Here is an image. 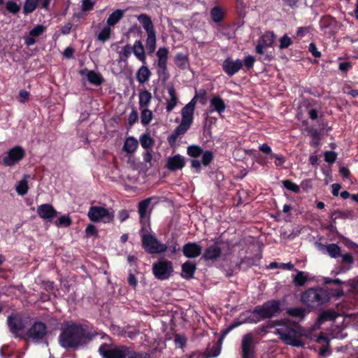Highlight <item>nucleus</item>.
Returning a JSON list of instances; mask_svg holds the SVG:
<instances>
[{
  "mask_svg": "<svg viewBox=\"0 0 358 358\" xmlns=\"http://www.w3.org/2000/svg\"><path fill=\"white\" fill-rule=\"evenodd\" d=\"M90 340L85 330L80 326L71 324L63 329L59 336L60 345L64 348H75Z\"/></svg>",
  "mask_w": 358,
  "mask_h": 358,
  "instance_id": "f257e3e1",
  "label": "nucleus"
},
{
  "mask_svg": "<svg viewBox=\"0 0 358 358\" xmlns=\"http://www.w3.org/2000/svg\"><path fill=\"white\" fill-rule=\"evenodd\" d=\"M279 309V303L277 301H267L254 309L249 316L248 322L257 323L264 319L271 317L278 312Z\"/></svg>",
  "mask_w": 358,
  "mask_h": 358,
  "instance_id": "f03ea898",
  "label": "nucleus"
},
{
  "mask_svg": "<svg viewBox=\"0 0 358 358\" xmlns=\"http://www.w3.org/2000/svg\"><path fill=\"white\" fill-rule=\"evenodd\" d=\"M198 94L196 93L193 99L186 104L181 111L182 120L179 126L176 129L175 134L176 136L182 135L191 126L193 121V115L195 106L197 102Z\"/></svg>",
  "mask_w": 358,
  "mask_h": 358,
  "instance_id": "7ed1b4c3",
  "label": "nucleus"
},
{
  "mask_svg": "<svg viewBox=\"0 0 358 358\" xmlns=\"http://www.w3.org/2000/svg\"><path fill=\"white\" fill-rule=\"evenodd\" d=\"M328 301L327 292L322 289H308L301 295V301L308 306L314 307Z\"/></svg>",
  "mask_w": 358,
  "mask_h": 358,
  "instance_id": "20e7f679",
  "label": "nucleus"
},
{
  "mask_svg": "<svg viewBox=\"0 0 358 358\" xmlns=\"http://www.w3.org/2000/svg\"><path fill=\"white\" fill-rule=\"evenodd\" d=\"M87 217L94 222L110 223L114 219V213L103 206H92L88 210Z\"/></svg>",
  "mask_w": 358,
  "mask_h": 358,
  "instance_id": "39448f33",
  "label": "nucleus"
},
{
  "mask_svg": "<svg viewBox=\"0 0 358 358\" xmlns=\"http://www.w3.org/2000/svg\"><path fill=\"white\" fill-rule=\"evenodd\" d=\"M99 352L103 358H126L130 355L129 348L124 345L103 344Z\"/></svg>",
  "mask_w": 358,
  "mask_h": 358,
  "instance_id": "423d86ee",
  "label": "nucleus"
},
{
  "mask_svg": "<svg viewBox=\"0 0 358 358\" xmlns=\"http://www.w3.org/2000/svg\"><path fill=\"white\" fill-rule=\"evenodd\" d=\"M152 273L158 280H167L173 273V264L171 262L164 259H159L153 264Z\"/></svg>",
  "mask_w": 358,
  "mask_h": 358,
  "instance_id": "0eeeda50",
  "label": "nucleus"
},
{
  "mask_svg": "<svg viewBox=\"0 0 358 358\" xmlns=\"http://www.w3.org/2000/svg\"><path fill=\"white\" fill-rule=\"evenodd\" d=\"M142 244L145 250L150 254H159L167 250L166 245L159 243L157 238L150 234H142Z\"/></svg>",
  "mask_w": 358,
  "mask_h": 358,
  "instance_id": "6e6552de",
  "label": "nucleus"
},
{
  "mask_svg": "<svg viewBox=\"0 0 358 358\" xmlns=\"http://www.w3.org/2000/svg\"><path fill=\"white\" fill-rule=\"evenodd\" d=\"M276 334L280 336V339L286 344L295 347L303 345L300 341L299 334L294 329L289 327H281L276 329Z\"/></svg>",
  "mask_w": 358,
  "mask_h": 358,
  "instance_id": "1a4fd4ad",
  "label": "nucleus"
},
{
  "mask_svg": "<svg viewBox=\"0 0 358 358\" xmlns=\"http://www.w3.org/2000/svg\"><path fill=\"white\" fill-rule=\"evenodd\" d=\"M152 198H148L141 201L138 203V211L140 216V220L143 224L142 231L145 230V226L149 224L150 217L152 210L153 206L151 203Z\"/></svg>",
  "mask_w": 358,
  "mask_h": 358,
  "instance_id": "9d476101",
  "label": "nucleus"
},
{
  "mask_svg": "<svg viewBox=\"0 0 358 358\" xmlns=\"http://www.w3.org/2000/svg\"><path fill=\"white\" fill-rule=\"evenodd\" d=\"M275 40V34L273 32H266L259 40L256 47L257 52L259 55H265V57L270 61L272 58L271 55L266 53V48L271 47Z\"/></svg>",
  "mask_w": 358,
  "mask_h": 358,
  "instance_id": "9b49d317",
  "label": "nucleus"
},
{
  "mask_svg": "<svg viewBox=\"0 0 358 358\" xmlns=\"http://www.w3.org/2000/svg\"><path fill=\"white\" fill-rule=\"evenodd\" d=\"M169 50L165 47H161L157 51V74L159 76H164L167 78V61L169 56Z\"/></svg>",
  "mask_w": 358,
  "mask_h": 358,
  "instance_id": "f8f14e48",
  "label": "nucleus"
},
{
  "mask_svg": "<svg viewBox=\"0 0 358 358\" xmlns=\"http://www.w3.org/2000/svg\"><path fill=\"white\" fill-rule=\"evenodd\" d=\"M8 324L11 333L15 336L21 338L22 334V319L20 315L14 314L8 317Z\"/></svg>",
  "mask_w": 358,
  "mask_h": 358,
  "instance_id": "ddd939ff",
  "label": "nucleus"
},
{
  "mask_svg": "<svg viewBox=\"0 0 358 358\" xmlns=\"http://www.w3.org/2000/svg\"><path fill=\"white\" fill-rule=\"evenodd\" d=\"M243 66L241 59L234 60L232 58L228 57L223 62L222 69L228 76H231L238 72Z\"/></svg>",
  "mask_w": 358,
  "mask_h": 358,
  "instance_id": "4468645a",
  "label": "nucleus"
},
{
  "mask_svg": "<svg viewBox=\"0 0 358 358\" xmlns=\"http://www.w3.org/2000/svg\"><path fill=\"white\" fill-rule=\"evenodd\" d=\"M22 157V150L20 146H17L3 155L1 162L6 166H12L19 161Z\"/></svg>",
  "mask_w": 358,
  "mask_h": 358,
  "instance_id": "2eb2a0df",
  "label": "nucleus"
},
{
  "mask_svg": "<svg viewBox=\"0 0 358 358\" xmlns=\"http://www.w3.org/2000/svg\"><path fill=\"white\" fill-rule=\"evenodd\" d=\"M37 213L41 218L46 221H51L57 215V210L50 204L40 205L37 208Z\"/></svg>",
  "mask_w": 358,
  "mask_h": 358,
  "instance_id": "dca6fc26",
  "label": "nucleus"
},
{
  "mask_svg": "<svg viewBox=\"0 0 358 358\" xmlns=\"http://www.w3.org/2000/svg\"><path fill=\"white\" fill-rule=\"evenodd\" d=\"M46 333V327L42 322L35 323L29 330L28 336L33 341L42 338Z\"/></svg>",
  "mask_w": 358,
  "mask_h": 358,
  "instance_id": "f3484780",
  "label": "nucleus"
},
{
  "mask_svg": "<svg viewBox=\"0 0 358 358\" xmlns=\"http://www.w3.org/2000/svg\"><path fill=\"white\" fill-rule=\"evenodd\" d=\"M185 165V158L180 155L178 154L167 159L166 168L170 171H175L182 169Z\"/></svg>",
  "mask_w": 358,
  "mask_h": 358,
  "instance_id": "a211bd4d",
  "label": "nucleus"
},
{
  "mask_svg": "<svg viewBox=\"0 0 358 358\" xmlns=\"http://www.w3.org/2000/svg\"><path fill=\"white\" fill-rule=\"evenodd\" d=\"M183 254L188 258H194L201 253V247L195 243H189L183 247Z\"/></svg>",
  "mask_w": 358,
  "mask_h": 358,
  "instance_id": "6ab92c4d",
  "label": "nucleus"
},
{
  "mask_svg": "<svg viewBox=\"0 0 358 358\" xmlns=\"http://www.w3.org/2000/svg\"><path fill=\"white\" fill-rule=\"evenodd\" d=\"M46 29V27L42 24H38L34 27L29 34V36L25 38V43L27 45H34L36 38L41 36Z\"/></svg>",
  "mask_w": 358,
  "mask_h": 358,
  "instance_id": "aec40b11",
  "label": "nucleus"
},
{
  "mask_svg": "<svg viewBox=\"0 0 358 358\" xmlns=\"http://www.w3.org/2000/svg\"><path fill=\"white\" fill-rule=\"evenodd\" d=\"M132 48V52L139 61L143 62L144 64H146V54L145 51V47L140 40H136L134 41Z\"/></svg>",
  "mask_w": 358,
  "mask_h": 358,
  "instance_id": "412c9836",
  "label": "nucleus"
},
{
  "mask_svg": "<svg viewBox=\"0 0 358 358\" xmlns=\"http://www.w3.org/2000/svg\"><path fill=\"white\" fill-rule=\"evenodd\" d=\"M210 112H217L222 114L226 109V104L224 100L219 96H213L210 100Z\"/></svg>",
  "mask_w": 358,
  "mask_h": 358,
  "instance_id": "4be33fe9",
  "label": "nucleus"
},
{
  "mask_svg": "<svg viewBox=\"0 0 358 358\" xmlns=\"http://www.w3.org/2000/svg\"><path fill=\"white\" fill-rule=\"evenodd\" d=\"M50 0H26L24 3V11L25 13H31L38 5H41L44 8H48Z\"/></svg>",
  "mask_w": 358,
  "mask_h": 358,
  "instance_id": "5701e85b",
  "label": "nucleus"
},
{
  "mask_svg": "<svg viewBox=\"0 0 358 358\" xmlns=\"http://www.w3.org/2000/svg\"><path fill=\"white\" fill-rule=\"evenodd\" d=\"M253 338L250 334L244 336L242 340V348L243 353V358H250L252 354V345Z\"/></svg>",
  "mask_w": 358,
  "mask_h": 358,
  "instance_id": "b1692460",
  "label": "nucleus"
},
{
  "mask_svg": "<svg viewBox=\"0 0 358 358\" xmlns=\"http://www.w3.org/2000/svg\"><path fill=\"white\" fill-rule=\"evenodd\" d=\"M168 94L169 97L166 99V111L170 113L177 106L178 98L173 87L170 86L168 87Z\"/></svg>",
  "mask_w": 358,
  "mask_h": 358,
  "instance_id": "393cba45",
  "label": "nucleus"
},
{
  "mask_svg": "<svg viewBox=\"0 0 358 358\" xmlns=\"http://www.w3.org/2000/svg\"><path fill=\"white\" fill-rule=\"evenodd\" d=\"M316 342L322 345L319 350V355L322 357H327L330 354L329 350V339L323 336L320 335L316 339Z\"/></svg>",
  "mask_w": 358,
  "mask_h": 358,
  "instance_id": "a878e982",
  "label": "nucleus"
},
{
  "mask_svg": "<svg viewBox=\"0 0 358 358\" xmlns=\"http://www.w3.org/2000/svg\"><path fill=\"white\" fill-rule=\"evenodd\" d=\"M113 34V29L107 24L100 29L98 31L96 38L101 43L108 41Z\"/></svg>",
  "mask_w": 358,
  "mask_h": 358,
  "instance_id": "bb28decb",
  "label": "nucleus"
},
{
  "mask_svg": "<svg viewBox=\"0 0 358 358\" xmlns=\"http://www.w3.org/2000/svg\"><path fill=\"white\" fill-rule=\"evenodd\" d=\"M138 147V141L133 136H129L125 139L123 150L128 154L134 153Z\"/></svg>",
  "mask_w": 358,
  "mask_h": 358,
  "instance_id": "cd10ccee",
  "label": "nucleus"
},
{
  "mask_svg": "<svg viewBox=\"0 0 358 358\" xmlns=\"http://www.w3.org/2000/svg\"><path fill=\"white\" fill-rule=\"evenodd\" d=\"M151 76V72L147 66H141L136 73V80L141 84L147 82Z\"/></svg>",
  "mask_w": 358,
  "mask_h": 358,
  "instance_id": "c85d7f7f",
  "label": "nucleus"
},
{
  "mask_svg": "<svg viewBox=\"0 0 358 358\" xmlns=\"http://www.w3.org/2000/svg\"><path fill=\"white\" fill-rule=\"evenodd\" d=\"M124 14V10L117 9L114 10L107 18L106 24L111 27H114L123 17Z\"/></svg>",
  "mask_w": 358,
  "mask_h": 358,
  "instance_id": "c756f323",
  "label": "nucleus"
},
{
  "mask_svg": "<svg viewBox=\"0 0 358 358\" xmlns=\"http://www.w3.org/2000/svg\"><path fill=\"white\" fill-rule=\"evenodd\" d=\"M196 265L190 262L184 263L182 266V276L185 279H190L194 276Z\"/></svg>",
  "mask_w": 358,
  "mask_h": 358,
  "instance_id": "7c9ffc66",
  "label": "nucleus"
},
{
  "mask_svg": "<svg viewBox=\"0 0 358 358\" xmlns=\"http://www.w3.org/2000/svg\"><path fill=\"white\" fill-rule=\"evenodd\" d=\"M137 20L142 24L146 32L154 31V26L150 17L146 14H141L137 16Z\"/></svg>",
  "mask_w": 358,
  "mask_h": 358,
  "instance_id": "2f4dec72",
  "label": "nucleus"
},
{
  "mask_svg": "<svg viewBox=\"0 0 358 358\" xmlns=\"http://www.w3.org/2000/svg\"><path fill=\"white\" fill-rule=\"evenodd\" d=\"M147 39L145 42L146 48L150 53H152L155 52L156 49L157 45V38L155 31H152L150 32H147Z\"/></svg>",
  "mask_w": 358,
  "mask_h": 358,
  "instance_id": "473e14b6",
  "label": "nucleus"
},
{
  "mask_svg": "<svg viewBox=\"0 0 358 358\" xmlns=\"http://www.w3.org/2000/svg\"><path fill=\"white\" fill-rule=\"evenodd\" d=\"M221 255V250L216 245L210 246L206 249L203 254V258L206 259H215Z\"/></svg>",
  "mask_w": 358,
  "mask_h": 358,
  "instance_id": "72a5a7b5",
  "label": "nucleus"
},
{
  "mask_svg": "<svg viewBox=\"0 0 358 358\" xmlns=\"http://www.w3.org/2000/svg\"><path fill=\"white\" fill-rule=\"evenodd\" d=\"M152 99V94L148 90H143L139 93V106L141 108H146Z\"/></svg>",
  "mask_w": 358,
  "mask_h": 358,
  "instance_id": "f704fd0d",
  "label": "nucleus"
},
{
  "mask_svg": "<svg viewBox=\"0 0 358 358\" xmlns=\"http://www.w3.org/2000/svg\"><path fill=\"white\" fill-rule=\"evenodd\" d=\"M87 78L88 81L95 85H99L103 82V78L99 73L94 71H90L87 73Z\"/></svg>",
  "mask_w": 358,
  "mask_h": 358,
  "instance_id": "c9c22d12",
  "label": "nucleus"
},
{
  "mask_svg": "<svg viewBox=\"0 0 358 358\" xmlns=\"http://www.w3.org/2000/svg\"><path fill=\"white\" fill-rule=\"evenodd\" d=\"M153 119V113L152 110L146 108H141V123L144 126L148 125Z\"/></svg>",
  "mask_w": 358,
  "mask_h": 358,
  "instance_id": "e433bc0d",
  "label": "nucleus"
},
{
  "mask_svg": "<svg viewBox=\"0 0 358 358\" xmlns=\"http://www.w3.org/2000/svg\"><path fill=\"white\" fill-rule=\"evenodd\" d=\"M174 61L176 64L180 69H185L189 66L187 56L183 53H178Z\"/></svg>",
  "mask_w": 358,
  "mask_h": 358,
  "instance_id": "4c0bfd02",
  "label": "nucleus"
},
{
  "mask_svg": "<svg viewBox=\"0 0 358 358\" xmlns=\"http://www.w3.org/2000/svg\"><path fill=\"white\" fill-rule=\"evenodd\" d=\"M308 280V275L303 271H298L293 277V282L296 286H303Z\"/></svg>",
  "mask_w": 358,
  "mask_h": 358,
  "instance_id": "58836bf2",
  "label": "nucleus"
},
{
  "mask_svg": "<svg viewBox=\"0 0 358 358\" xmlns=\"http://www.w3.org/2000/svg\"><path fill=\"white\" fill-rule=\"evenodd\" d=\"M327 252L332 258H336L340 255L341 248L334 243L329 244L325 247Z\"/></svg>",
  "mask_w": 358,
  "mask_h": 358,
  "instance_id": "ea45409f",
  "label": "nucleus"
},
{
  "mask_svg": "<svg viewBox=\"0 0 358 358\" xmlns=\"http://www.w3.org/2000/svg\"><path fill=\"white\" fill-rule=\"evenodd\" d=\"M224 13V10L220 7H214L210 11L212 20L215 22H220L222 20Z\"/></svg>",
  "mask_w": 358,
  "mask_h": 358,
  "instance_id": "a19ab883",
  "label": "nucleus"
},
{
  "mask_svg": "<svg viewBox=\"0 0 358 358\" xmlns=\"http://www.w3.org/2000/svg\"><path fill=\"white\" fill-rule=\"evenodd\" d=\"M20 3H18L16 1L13 0L8 1L6 3V10L13 14H15L20 11Z\"/></svg>",
  "mask_w": 358,
  "mask_h": 358,
  "instance_id": "79ce46f5",
  "label": "nucleus"
},
{
  "mask_svg": "<svg viewBox=\"0 0 358 358\" xmlns=\"http://www.w3.org/2000/svg\"><path fill=\"white\" fill-rule=\"evenodd\" d=\"M140 143L143 148H149L153 145V139L148 134H143L140 136Z\"/></svg>",
  "mask_w": 358,
  "mask_h": 358,
  "instance_id": "37998d69",
  "label": "nucleus"
},
{
  "mask_svg": "<svg viewBox=\"0 0 358 358\" xmlns=\"http://www.w3.org/2000/svg\"><path fill=\"white\" fill-rule=\"evenodd\" d=\"M72 221L69 215L60 216L55 222L57 227H69L71 224Z\"/></svg>",
  "mask_w": 358,
  "mask_h": 358,
  "instance_id": "c03bdc74",
  "label": "nucleus"
},
{
  "mask_svg": "<svg viewBox=\"0 0 358 358\" xmlns=\"http://www.w3.org/2000/svg\"><path fill=\"white\" fill-rule=\"evenodd\" d=\"M287 313L289 315L292 316L303 317L306 315V310L301 308H289L287 310Z\"/></svg>",
  "mask_w": 358,
  "mask_h": 358,
  "instance_id": "a18cd8bd",
  "label": "nucleus"
},
{
  "mask_svg": "<svg viewBox=\"0 0 358 358\" xmlns=\"http://www.w3.org/2000/svg\"><path fill=\"white\" fill-rule=\"evenodd\" d=\"M132 52V48L130 45L127 44L124 45L120 52L121 59L127 60Z\"/></svg>",
  "mask_w": 358,
  "mask_h": 358,
  "instance_id": "49530a36",
  "label": "nucleus"
},
{
  "mask_svg": "<svg viewBox=\"0 0 358 358\" xmlns=\"http://www.w3.org/2000/svg\"><path fill=\"white\" fill-rule=\"evenodd\" d=\"M202 153V150L197 145H191L187 148V154L193 157H199Z\"/></svg>",
  "mask_w": 358,
  "mask_h": 358,
  "instance_id": "de8ad7c7",
  "label": "nucleus"
},
{
  "mask_svg": "<svg viewBox=\"0 0 358 358\" xmlns=\"http://www.w3.org/2000/svg\"><path fill=\"white\" fill-rule=\"evenodd\" d=\"M292 43V40L287 34H285L280 38V49H285L288 48Z\"/></svg>",
  "mask_w": 358,
  "mask_h": 358,
  "instance_id": "09e8293b",
  "label": "nucleus"
},
{
  "mask_svg": "<svg viewBox=\"0 0 358 358\" xmlns=\"http://www.w3.org/2000/svg\"><path fill=\"white\" fill-rule=\"evenodd\" d=\"M282 183H283L284 187L286 189H287L293 192L297 193L300 190L299 187L296 184L292 182L290 180H284L282 182Z\"/></svg>",
  "mask_w": 358,
  "mask_h": 358,
  "instance_id": "8fccbe9b",
  "label": "nucleus"
},
{
  "mask_svg": "<svg viewBox=\"0 0 358 358\" xmlns=\"http://www.w3.org/2000/svg\"><path fill=\"white\" fill-rule=\"evenodd\" d=\"M95 4L94 0H83L82 1V10L87 11L93 8Z\"/></svg>",
  "mask_w": 358,
  "mask_h": 358,
  "instance_id": "3c124183",
  "label": "nucleus"
},
{
  "mask_svg": "<svg viewBox=\"0 0 358 358\" xmlns=\"http://www.w3.org/2000/svg\"><path fill=\"white\" fill-rule=\"evenodd\" d=\"M335 317H336V315L334 312L326 311L321 314L319 320L320 322H322V321L327 320H333Z\"/></svg>",
  "mask_w": 358,
  "mask_h": 358,
  "instance_id": "603ef678",
  "label": "nucleus"
},
{
  "mask_svg": "<svg viewBox=\"0 0 358 358\" xmlns=\"http://www.w3.org/2000/svg\"><path fill=\"white\" fill-rule=\"evenodd\" d=\"M254 63L255 57L251 55L245 57L244 61L243 62V64H244V66L247 69H251L253 66Z\"/></svg>",
  "mask_w": 358,
  "mask_h": 358,
  "instance_id": "864d4df0",
  "label": "nucleus"
},
{
  "mask_svg": "<svg viewBox=\"0 0 358 358\" xmlns=\"http://www.w3.org/2000/svg\"><path fill=\"white\" fill-rule=\"evenodd\" d=\"M213 159V154L210 151H206L202 155V163L204 165H208Z\"/></svg>",
  "mask_w": 358,
  "mask_h": 358,
  "instance_id": "5fc2aeb1",
  "label": "nucleus"
},
{
  "mask_svg": "<svg viewBox=\"0 0 358 358\" xmlns=\"http://www.w3.org/2000/svg\"><path fill=\"white\" fill-rule=\"evenodd\" d=\"M337 155L332 151H327L324 153V159L327 162H334L336 159Z\"/></svg>",
  "mask_w": 358,
  "mask_h": 358,
  "instance_id": "6e6d98bb",
  "label": "nucleus"
},
{
  "mask_svg": "<svg viewBox=\"0 0 358 358\" xmlns=\"http://www.w3.org/2000/svg\"><path fill=\"white\" fill-rule=\"evenodd\" d=\"M271 158L275 159V164L277 166H280L285 162V159L282 155H278L275 154H271Z\"/></svg>",
  "mask_w": 358,
  "mask_h": 358,
  "instance_id": "4d7b16f0",
  "label": "nucleus"
},
{
  "mask_svg": "<svg viewBox=\"0 0 358 358\" xmlns=\"http://www.w3.org/2000/svg\"><path fill=\"white\" fill-rule=\"evenodd\" d=\"M138 120V115L136 110H132V111L129 113L128 121L129 124L132 125Z\"/></svg>",
  "mask_w": 358,
  "mask_h": 358,
  "instance_id": "13d9d810",
  "label": "nucleus"
},
{
  "mask_svg": "<svg viewBox=\"0 0 358 358\" xmlns=\"http://www.w3.org/2000/svg\"><path fill=\"white\" fill-rule=\"evenodd\" d=\"M213 352H211L210 350L208 349V357H215L218 356L221 352V345H215L213 347Z\"/></svg>",
  "mask_w": 358,
  "mask_h": 358,
  "instance_id": "bf43d9fd",
  "label": "nucleus"
},
{
  "mask_svg": "<svg viewBox=\"0 0 358 358\" xmlns=\"http://www.w3.org/2000/svg\"><path fill=\"white\" fill-rule=\"evenodd\" d=\"M176 344L180 348H182L186 343V339L185 337L176 335L174 338Z\"/></svg>",
  "mask_w": 358,
  "mask_h": 358,
  "instance_id": "052dcab7",
  "label": "nucleus"
},
{
  "mask_svg": "<svg viewBox=\"0 0 358 358\" xmlns=\"http://www.w3.org/2000/svg\"><path fill=\"white\" fill-rule=\"evenodd\" d=\"M309 51L315 57H320L321 56L320 52L317 50L316 45L313 43L309 45Z\"/></svg>",
  "mask_w": 358,
  "mask_h": 358,
  "instance_id": "680f3d73",
  "label": "nucleus"
},
{
  "mask_svg": "<svg viewBox=\"0 0 358 358\" xmlns=\"http://www.w3.org/2000/svg\"><path fill=\"white\" fill-rule=\"evenodd\" d=\"M128 358H150V356L148 353L130 352Z\"/></svg>",
  "mask_w": 358,
  "mask_h": 358,
  "instance_id": "e2e57ef3",
  "label": "nucleus"
},
{
  "mask_svg": "<svg viewBox=\"0 0 358 358\" xmlns=\"http://www.w3.org/2000/svg\"><path fill=\"white\" fill-rule=\"evenodd\" d=\"M86 234L90 236H96L97 230L96 227L92 224H89L85 229Z\"/></svg>",
  "mask_w": 358,
  "mask_h": 358,
  "instance_id": "0e129e2a",
  "label": "nucleus"
},
{
  "mask_svg": "<svg viewBox=\"0 0 358 358\" xmlns=\"http://www.w3.org/2000/svg\"><path fill=\"white\" fill-rule=\"evenodd\" d=\"M259 148L262 152H264L265 154L270 155L271 156V154H273L271 147L266 143L261 145Z\"/></svg>",
  "mask_w": 358,
  "mask_h": 358,
  "instance_id": "69168bd1",
  "label": "nucleus"
},
{
  "mask_svg": "<svg viewBox=\"0 0 358 358\" xmlns=\"http://www.w3.org/2000/svg\"><path fill=\"white\" fill-rule=\"evenodd\" d=\"M74 53V49L71 47H67L63 52V55L66 58H71Z\"/></svg>",
  "mask_w": 358,
  "mask_h": 358,
  "instance_id": "338daca9",
  "label": "nucleus"
},
{
  "mask_svg": "<svg viewBox=\"0 0 358 358\" xmlns=\"http://www.w3.org/2000/svg\"><path fill=\"white\" fill-rule=\"evenodd\" d=\"M341 187L339 184L334 183L331 185V192L333 195L338 196Z\"/></svg>",
  "mask_w": 358,
  "mask_h": 358,
  "instance_id": "774afa93",
  "label": "nucleus"
}]
</instances>
